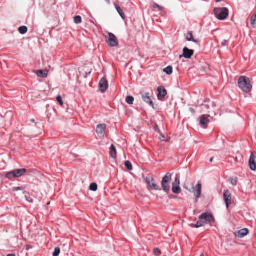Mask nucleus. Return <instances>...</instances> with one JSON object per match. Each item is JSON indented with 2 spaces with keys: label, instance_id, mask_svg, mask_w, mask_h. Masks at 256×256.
<instances>
[{
  "label": "nucleus",
  "instance_id": "6e6552de",
  "mask_svg": "<svg viewBox=\"0 0 256 256\" xmlns=\"http://www.w3.org/2000/svg\"><path fill=\"white\" fill-rule=\"evenodd\" d=\"M145 180L148 186V190H160V186L154 182V180L153 178L146 177Z\"/></svg>",
  "mask_w": 256,
  "mask_h": 256
},
{
  "label": "nucleus",
  "instance_id": "5701e85b",
  "mask_svg": "<svg viewBox=\"0 0 256 256\" xmlns=\"http://www.w3.org/2000/svg\"><path fill=\"white\" fill-rule=\"evenodd\" d=\"M115 8L122 17V18L124 20L125 18V16L124 13L123 12L122 10L116 4H115Z\"/></svg>",
  "mask_w": 256,
  "mask_h": 256
},
{
  "label": "nucleus",
  "instance_id": "c9c22d12",
  "mask_svg": "<svg viewBox=\"0 0 256 256\" xmlns=\"http://www.w3.org/2000/svg\"><path fill=\"white\" fill-rule=\"evenodd\" d=\"M154 8H158L160 11L162 10V8L156 4H154Z\"/></svg>",
  "mask_w": 256,
  "mask_h": 256
},
{
  "label": "nucleus",
  "instance_id": "2eb2a0df",
  "mask_svg": "<svg viewBox=\"0 0 256 256\" xmlns=\"http://www.w3.org/2000/svg\"><path fill=\"white\" fill-rule=\"evenodd\" d=\"M224 198L226 207H228V205L232 203V196L230 192L226 190L224 191Z\"/></svg>",
  "mask_w": 256,
  "mask_h": 256
},
{
  "label": "nucleus",
  "instance_id": "a878e982",
  "mask_svg": "<svg viewBox=\"0 0 256 256\" xmlns=\"http://www.w3.org/2000/svg\"><path fill=\"white\" fill-rule=\"evenodd\" d=\"M134 101V97L132 96H128L126 98V102L128 104H132Z\"/></svg>",
  "mask_w": 256,
  "mask_h": 256
},
{
  "label": "nucleus",
  "instance_id": "72a5a7b5",
  "mask_svg": "<svg viewBox=\"0 0 256 256\" xmlns=\"http://www.w3.org/2000/svg\"><path fill=\"white\" fill-rule=\"evenodd\" d=\"M238 182V180L236 178H230V182L233 186H235L236 184Z\"/></svg>",
  "mask_w": 256,
  "mask_h": 256
},
{
  "label": "nucleus",
  "instance_id": "6ab92c4d",
  "mask_svg": "<svg viewBox=\"0 0 256 256\" xmlns=\"http://www.w3.org/2000/svg\"><path fill=\"white\" fill-rule=\"evenodd\" d=\"M248 233V228H244L238 230L236 234L238 238H242L246 236Z\"/></svg>",
  "mask_w": 256,
  "mask_h": 256
},
{
  "label": "nucleus",
  "instance_id": "e433bc0d",
  "mask_svg": "<svg viewBox=\"0 0 256 256\" xmlns=\"http://www.w3.org/2000/svg\"><path fill=\"white\" fill-rule=\"evenodd\" d=\"M228 43V41L227 40H224L222 42L221 44H222V46H224L227 45Z\"/></svg>",
  "mask_w": 256,
  "mask_h": 256
},
{
  "label": "nucleus",
  "instance_id": "4468645a",
  "mask_svg": "<svg viewBox=\"0 0 256 256\" xmlns=\"http://www.w3.org/2000/svg\"><path fill=\"white\" fill-rule=\"evenodd\" d=\"M158 98L162 100H163L165 96L167 94L166 89L164 86H160L158 88Z\"/></svg>",
  "mask_w": 256,
  "mask_h": 256
},
{
  "label": "nucleus",
  "instance_id": "aec40b11",
  "mask_svg": "<svg viewBox=\"0 0 256 256\" xmlns=\"http://www.w3.org/2000/svg\"><path fill=\"white\" fill-rule=\"evenodd\" d=\"M35 73L38 76L42 78H46L48 74V72L47 70H38L35 71Z\"/></svg>",
  "mask_w": 256,
  "mask_h": 256
},
{
  "label": "nucleus",
  "instance_id": "4c0bfd02",
  "mask_svg": "<svg viewBox=\"0 0 256 256\" xmlns=\"http://www.w3.org/2000/svg\"><path fill=\"white\" fill-rule=\"evenodd\" d=\"M24 194H25V196L26 198V200L30 202H32V200L31 198H27V196H26V192H24Z\"/></svg>",
  "mask_w": 256,
  "mask_h": 256
},
{
  "label": "nucleus",
  "instance_id": "2f4dec72",
  "mask_svg": "<svg viewBox=\"0 0 256 256\" xmlns=\"http://www.w3.org/2000/svg\"><path fill=\"white\" fill-rule=\"evenodd\" d=\"M153 254L156 256H159L161 254V252L158 248H154L153 250Z\"/></svg>",
  "mask_w": 256,
  "mask_h": 256
},
{
  "label": "nucleus",
  "instance_id": "ddd939ff",
  "mask_svg": "<svg viewBox=\"0 0 256 256\" xmlns=\"http://www.w3.org/2000/svg\"><path fill=\"white\" fill-rule=\"evenodd\" d=\"M193 193L196 196V202H197L198 198L200 197L202 193V184L200 183L198 184L196 187H192Z\"/></svg>",
  "mask_w": 256,
  "mask_h": 256
},
{
  "label": "nucleus",
  "instance_id": "f8f14e48",
  "mask_svg": "<svg viewBox=\"0 0 256 256\" xmlns=\"http://www.w3.org/2000/svg\"><path fill=\"white\" fill-rule=\"evenodd\" d=\"M210 116H208V115L206 114H203L200 116L199 121L200 126L204 128H206L208 126V124L210 122L208 117Z\"/></svg>",
  "mask_w": 256,
  "mask_h": 256
},
{
  "label": "nucleus",
  "instance_id": "f03ea898",
  "mask_svg": "<svg viewBox=\"0 0 256 256\" xmlns=\"http://www.w3.org/2000/svg\"><path fill=\"white\" fill-rule=\"evenodd\" d=\"M238 84L240 88L244 92L248 93L252 90V85L250 80L246 76H240L238 80Z\"/></svg>",
  "mask_w": 256,
  "mask_h": 256
},
{
  "label": "nucleus",
  "instance_id": "58836bf2",
  "mask_svg": "<svg viewBox=\"0 0 256 256\" xmlns=\"http://www.w3.org/2000/svg\"><path fill=\"white\" fill-rule=\"evenodd\" d=\"M22 190V188H20V187H18V188H14V191Z\"/></svg>",
  "mask_w": 256,
  "mask_h": 256
},
{
  "label": "nucleus",
  "instance_id": "dca6fc26",
  "mask_svg": "<svg viewBox=\"0 0 256 256\" xmlns=\"http://www.w3.org/2000/svg\"><path fill=\"white\" fill-rule=\"evenodd\" d=\"M100 90L104 92L108 88V84L106 80L104 78H102L99 82Z\"/></svg>",
  "mask_w": 256,
  "mask_h": 256
},
{
  "label": "nucleus",
  "instance_id": "412c9836",
  "mask_svg": "<svg viewBox=\"0 0 256 256\" xmlns=\"http://www.w3.org/2000/svg\"><path fill=\"white\" fill-rule=\"evenodd\" d=\"M186 38L188 41L193 42L195 43H198L199 40H198L194 39L193 38L192 34V32H188L186 35Z\"/></svg>",
  "mask_w": 256,
  "mask_h": 256
},
{
  "label": "nucleus",
  "instance_id": "9b49d317",
  "mask_svg": "<svg viewBox=\"0 0 256 256\" xmlns=\"http://www.w3.org/2000/svg\"><path fill=\"white\" fill-rule=\"evenodd\" d=\"M142 100L150 106L154 108V104L152 100L151 95L148 92H143L142 94Z\"/></svg>",
  "mask_w": 256,
  "mask_h": 256
},
{
  "label": "nucleus",
  "instance_id": "f257e3e1",
  "mask_svg": "<svg viewBox=\"0 0 256 256\" xmlns=\"http://www.w3.org/2000/svg\"><path fill=\"white\" fill-rule=\"evenodd\" d=\"M216 104L211 102L210 100H204V102L200 106V108H201L200 112L209 114L208 116H212V118L216 116L215 112Z\"/></svg>",
  "mask_w": 256,
  "mask_h": 256
},
{
  "label": "nucleus",
  "instance_id": "7c9ffc66",
  "mask_svg": "<svg viewBox=\"0 0 256 256\" xmlns=\"http://www.w3.org/2000/svg\"><path fill=\"white\" fill-rule=\"evenodd\" d=\"M60 248L58 247L55 248L52 254L53 256H58L60 254Z\"/></svg>",
  "mask_w": 256,
  "mask_h": 256
},
{
  "label": "nucleus",
  "instance_id": "20e7f679",
  "mask_svg": "<svg viewBox=\"0 0 256 256\" xmlns=\"http://www.w3.org/2000/svg\"><path fill=\"white\" fill-rule=\"evenodd\" d=\"M171 180L172 174L170 172H167L162 178L161 184L162 190L164 192H168L170 190V182Z\"/></svg>",
  "mask_w": 256,
  "mask_h": 256
},
{
  "label": "nucleus",
  "instance_id": "79ce46f5",
  "mask_svg": "<svg viewBox=\"0 0 256 256\" xmlns=\"http://www.w3.org/2000/svg\"><path fill=\"white\" fill-rule=\"evenodd\" d=\"M8 256H16V255L14 254H9L8 255Z\"/></svg>",
  "mask_w": 256,
  "mask_h": 256
},
{
  "label": "nucleus",
  "instance_id": "a211bd4d",
  "mask_svg": "<svg viewBox=\"0 0 256 256\" xmlns=\"http://www.w3.org/2000/svg\"><path fill=\"white\" fill-rule=\"evenodd\" d=\"M183 52V56L186 58H190L194 54L193 50H190L187 48H184Z\"/></svg>",
  "mask_w": 256,
  "mask_h": 256
},
{
  "label": "nucleus",
  "instance_id": "49530a36",
  "mask_svg": "<svg viewBox=\"0 0 256 256\" xmlns=\"http://www.w3.org/2000/svg\"><path fill=\"white\" fill-rule=\"evenodd\" d=\"M200 256H204V255H203V254H202V255H201Z\"/></svg>",
  "mask_w": 256,
  "mask_h": 256
},
{
  "label": "nucleus",
  "instance_id": "b1692460",
  "mask_svg": "<svg viewBox=\"0 0 256 256\" xmlns=\"http://www.w3.org/2000/svg\"><path fill=\"white\" fill-rule=\"evenodd\" d=\"M164 72H166L167 74L170 75L173 72L172 67L171 66H168L164 68Z\"/></svg>",
  "mask_w": 256,
  "mask_h": 256
},
{
  "label": "nucleus",
  "instance_id": "bb28decb",
  "mask_svg": "<svg viewBox=\"0 0 256 256\" xmlns=\"http://www.w3.org/2000/svg\"><path fill=\"white\" fill-rule=\"evenodd\" d=\"M90 189L94 192H95L98 189V186L96 183H92L90 185Z\"/></svg>",
  "mask_w": 256,
  "mask_h": 256
},
{
  "label": "nucleus",
  "instance_id": "1a4fd4ad",
  "mask_svg": "<svg viewBox=\"0 0 256 256\" xmlns=\"http://www.w3.org/2000/svg\"><path fill=\"white\" fill-rule=\"evenodd\" d=\"M106 125L105 124H100L96 126V133L97 136L100 138H102L104 136Z\"/></svg>",
  "mask_w": 256,
  "mask_h": 256
},
{
  "label": "nucleus",
  "instance_id": "ea45409f",
  "mask_svg": "<svg viewBox=\"0 0 256 256\" xmlns=\"http://www.w3.org/2000/svg\"><path fill=\"white\" fill-rule=\"evenodd\" d=\"M189 110L192 114H194L195 113V110L193 108H190Z\"/></svg>",
  "mask_w": 256,
  "mask_h": 256
},
{
  "label": "nucleus",
  "instance_id": "cd10ccee",
  "mask_svg": "<svg viewBox=\"0 0 256 256\" xmlns=\"http://www.w3.org/2000/svg\"><path fill=\"white\" fill-rule=\"evenodd\" d=\"M256 22V13L250 18V24L254 28L255 27Z\"/></svg>",
  "mask_w": 256,
  "mask_h": 256
},
{
  "label": "nucleus",
  "instance_id": "0eeeda50",
  "mask_svg": "<svg viewBox=\"0 0 256 256\" xmlns=\"http://www.w3.org/2000/svg\"><path fill=\"white\" fill-rule=\"evenodd\" d=\"M106 41L110 46L114 47L118 44V41L115 36L111 33L109 32L108 36H106Z\"/></svg>",
  "mask_w": 256,
  "mask_h": 256
},
{
  "label": "nucleus",
  "instance_id": "423d86ee",
  "mask_svg": "<svg viewBox=\"0 0 256 256\" xmlns=\"http://www.w3.org/2000/svg\"><path fill=\"white\" fill-rule=\"evenodd\" d=\"M199 219L201 222L206 224L210 223L214 220L213 216L211 214L208 212L202 214L200 216Z\"/></svg>",
  "mask_w": 256,
  "mask_h": 256
},
{
  "label": "nucleus",
  "instance_id": "473e14b6",
  "mask_svg": "<svg viewBox=\"0 0 256 256\" xmlns=\"http://www.w3.org/2000/svg\"><path fill=\"white\" fill-rule=\"evenodd\" d=\"M57 101L59 102L60 106H62L64 104L62 98L60 96H58L56 98Z\"/></svg>",
  "mask_w": 256,
  "mask_h": 256
},
{
  "label": "nucleus",
  "instance_id": "f704fd0d",
  "mask_svg": "<svg viewBox=\"0 0 256 256\" xmlns=\"http://www.w3.org/2000/svg\"><path fill=\"white\" fill-rule=\"evenodd\" d=\"M203 226L202 222H198L197 223L194 225V228H198Z\"/></svg>",
  "mask_w": 256,
  "mask_h": 256
},
{
  "label": "nucleus",
  "instance_id": "37998d69",
  "mask_svg": "<svg viewBox=\"0 0 256 256\" xmlns=\"http://www.w3.org/2000/svg\"><path fill=\"white\" fill-rule=\"evenodd\" d=\"M216 2H221L222 0H215Z\"/></svg>",
  "mask_w": 256,
  "mask_h": 256
},
{
  "label": "nucleus",
  "instance_id": "9d476101",
  "mask_svg": "<svg viewBox=\"0 0 256 256\" xmlns=\"http://www.w3.org/2000/svg\"><path fill=\"white\" fill-rule=\"evenodd\" d=\"M180 180L178 176L175 178L174 181L172 184V191L174 194H178L181 192V188L180 186Z\"/></svg>",
  "mask_w": 256,
  "mask_h": 256
},
{
  "label": "nucleus",
  "instance_id": "f3484780",
  "mask_svg": "<svg viewBox=\"0 0 256 256\" xmlns=\"http://www.w3.org/2000/svg\"><path fill=\"white\" fill-rule=\"evenodd\" d=\"M254 158V156L252 154L249 160V166L252 170H256V162Z\"/></svg>",
  "mask_w": 256,
  "mask_h": 256
},
{
  "label": "nucleus",
  "instance_id": "a19ab883",
  "mask_svg": "<svg viewBox=\"0 0 256 256\" xmlns=\"http://www.w3.org/2000/svg\"><path fill=\"white\" fill-rule=\"evenodd\" d=\"M190 226L191 227H192V228H194V225H195L194 224H190Z\"/></svg>",
  "mask_w": 256,
  "mask_h": 256
},
{
  "label": "nucleus",
  "instance_id": "c03bdc74",
  "mask_svg": "<svg viewBox=\"0 0 256 256\" xmlns=\"http://www.w3.org/2000/svg\"><path fill=\"white\" fill-rule=\"evenodd\" d=\"M213 159H214V158H212L210 159V162H212V160H213Z\"/></svg>",
  "mask_w": 256,
  "mask_h": 256
},
{
  "label": "nucleus",
  "instance_id": "c756f323",
  "mask_svg": "<svg viewBox=\"0 0 256 256\" xmlns=\"http://www.w3.org/2000/svg\"><path fill=\"white\" fill-rule=\"evenodd\" d=\"M125 166L128 170H132V164L130 161L126 160L125 162Z\"/></svg>",
  "mask_w": 256,
  "mask_h": 256
},
{
  "label": "nucleus",
  "instance_id": "393cba45",
  "mask_svg": "<svg viewBox=\"0 0 256 256\" xmlns=\"http://www.w3.org/2000/svg\"><path fill=\"white\" fill-rule=\"evenodd\" d=\"M19 32L21 34H24L28 31V28L26 26H22L19 28Z\"/></svg>",
  "mask_w": 256,
  "mask_h": 256
},
{
  "label": "nucleus",
  "instance_id": "4be33fe9",
  "mask_svg": "<svg viewBox=\"0 0 256 256\" xmlns=\"http://www.w3.org/2000/svg\"><path fill=\"white\" fill-rule=\"evenodd\" d=\"M110 154L112 158H115L116 157V150L115 146L112 144L110 147Z\"/></svg>",
  "mask_w": 256,
  "mask_h": 256
},
{
  "label": "nucleus",
  "instance_id": "a18cd8bd",
  "mask_svg": "<svg viewBox=\"0 0 256 256\" xmlns=\"http://www.w3.org/2000/svg\"><path fill=\"white\" fill-rule=\"evenodd\" d=\"M107 2L109 3L110 2V0H105Z\"/></svg>",
  "mask_w": 256,
  "mask_h": 256
},
{
  "label": "nucleus",
  "instance_id": "c85d7f7f",
  "mask_svg": "<svg viewBox=\"0 0 256 256\" xmlns=\"http://www.w3.org/2000/svg\"><path fill=\"white\" fill-rule=\"evenodd\" d=\"M74 22L76 24H79L82 22V18L80 16H78L74 18Z\"/></svg>",
  "mask_w": 256,
  "mask_h": 256
},
{
  "label": "nucleus",
  "instance_id": "7ed1b4c3",
  "mask_svg": "<svg viewBox=\"0 0 256 256\" xmlns=\"http://www.w3.org/2000/svg\"><path fill=\"white\" fill-rule=\"evenodd\" d=\"M214 13L216 18L222 20L226 18L228 15V10L226 8H215Z\"/></svg>",
  "mask_w": 256,
  "mask_h": 256
},
{
  "label": "nucleus",
  "instance_id": "39448f33",
  "mask_svg": "<svg viewBox=\"0 0 256 256\" xmlns=\"http://www.w3.org/2000/svg\"><path fill=\"white\" fill-rule=\"evenodd\" d=\"M26 172L24 168L18 169L8 172L6 174V177L9 179L18 178L22 176Z\"/></svg>",
  "mask_w": 256,
  "mask_h": 256
}]
</instances>
